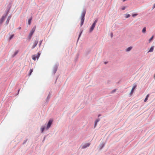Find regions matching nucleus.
<instances>
[{
  "instance_id": "5",
  "label": "nucleus",
  "mask_w": 155,
  "mask_h": 155,
  "mask_svg": "<svg viewBox=\"0 0 155 155\" xmlns=\"http://www.w3.org/2000/svg\"><path fill=\"white\" fill-rule=\"evenodd\" d=\"M58 66V65L57 64H56L54 66L53 68L52 72L54 74H55L57 70Z\"/></svg>"
},
{
  "instance_id": "10",
  "label": "nucleus",
  "mask_w": 155,
  "mask_h": 155,
  "mask_svg": "<svg viewBox=\"0 0 155 155\" xmlns=\"http://www.w3.org/2000/svg\"><path fill=\"white\" fill-rule=\"evenodd\" d=\"M105 143L103 142L101 143L100 145L99 146V148L100 150H101L104 146Z\"/></svg>"
},
{
  "instance_id": "17",
  "label": "nucleus",
  "mask_w": 155,
  "mask_h": 155,
  "mask_svg": "<svg viewBox=\"0 0 155 155\" xmlns=\"http://www.w3.org/2000/svg\"><path fill=\"white\" fill-rule=\"evenodd\" d=\"M149 97V94H147V96H146V97L144 100V102H146L147 101L148 99V98Z\"/></svg>"
},
{
  "instance_id": "29",
  "label": "nucleus",
  "mask_w": 155,
  "mask_h": 155,
  "mask_svg": "<svg viewBox=\"0 0 155 155\" xmlns=\"http://www.w3.org/2000/svg\"><path fill=\"white\" fill-rule=\"evenodd\" d=\"M42 40H41V41H40V42H39V47H40V46H41V43H42Z\"/></svg>"
},
{
  "instance_id": "14",
  "label": "nucleus",
  "mask_w": 155,
  "mask_h": 155,
  "mask_svg": "<svg viewBox=\"0 0 155 155\" xmlns=\"http://www.w3.org/2000/svg\"><path fill=\"white\" fill-rule=\"evenodd\" d=\"M40 54L41 53L40 52H38L37 54L35 55V56H36L37 59H38L39 57H40Z\"/></svg>"
},
{
  "instance_id": "12",
  "label": "nucleus",
  "mask_w": 155,
  "mask_h": 155,
  "mask_svg": "<svg viewBox=\"0 0 155 155\" xmlns=\"http://www.w3.org/2000/svg\"><path fill=\"white\" fill-rule=\"evenodd\" d=\"M154 48V46H152L150 48V49L148 51V52H151L153 51V49Z\"/></svg>"
},
{
  "instance_id": "15",
  "label": "nucleus",
  "mask_w": 155,
  "mask_h": 155,
  "mask_svg": "<svg viewBox=\"0 0 155 155\" xmlns=\"http://www.w3.org/2000/svg\"><path fill=\"white\" fill-rule=\"evenodd\" d=\"M146 27L143 28L142 30V32L144 34L146 32Z\"/></svg>"
},
{
  "instance_id": "36",
  "label": "nucleus",
  "mask_w": 155,
  "mask_h": 155,
  "mask_svg": "<svg viewBox=\"0 0 155 155\" xmlns=\"http://www.w3.org/2000/svg\"><path fill=\"white\" fill-rule=\"evenodd\" d=\"M99 116H100V115H99V116H98V117H99Z\"/></svg>"
},
{
  "instance_id": "22",
  "label": "nucleus",
  "mask_w": 155,
  "mask_h": 155,
  "mask_svg": "<svg viewBox=\"0 0 155 155\" xmlns=\"http://www.w3.org/2000/svg\"><path fill=\"white\" fill-rule=\"evenodd\" d=\"M36 58H37V57L36 56H35V55H33L32 57L33 59L35 61Z\"/></svg>"
},
{
  "instance_id": "30",
  "label": "nucleus",
  "mask_w": 155,
  "mask_h": 155,
  "mask_svg": "<svg viewBox=\"0 0 155 155\" xmlns=\"http://www.w3.org/2000/svg\"><path fill=\"white\" fill-rule=\"evenodd\" d=\"M97 123H96V122H95V123H94V128H95L96 126H97Z\"/></svg>"
},
{
  "instance_id": "28",
  "label": "nucleus",
  "mask_w": 155,
  "mask_h": 155,
  "mask_svg": "<svg viewBox=\"0 0 155 155\" xmlns=\"http://www.w3.org/2000/svg\"><path fill=\"white\" fill-rule=\"evenodd\" d=\"M97 19H96L94 21V23L93 24H94L95 25L96 24V23H97Z\"/></svg>"
},
{
  "instance_id": "35",
  "label": "nucleus",
  "mask_w": 155,
  "mask_h": 155,
  "mask_svg": "<svg viewBox=\"0 0 155 155\" xmlns=\"http://www.w3.org/2000/svg\"><path fill=\"white\" fill-rule=\"evenodd\" d=\"M107 62H104V64H107Z\"/></svg>"
},
{
  "instance_id": "2",
  "label": "nucleus",
  "mask_w": 155,
  "mask_h": 155,
  "mask_svg": "<svg viewBox=\"0 0 155 155\" xmlns=\"http://www.w3.org/2000/svg\"><path fill=\"white\" fill-rule=\"evenodd\" d=\"M85 13H86L85 11L84 10L81 13V26H82L83 25V23H84V16L85 15Z\"/></svg>"
},
{
  "instance_id": "19",
  "label": "nucleus",
  "mask_w": 155,
  "mask_h": 155,
  "mask_svg": "<svg viewBox=\"0 0 155 155\" xmlns=\"http://www.w3.org/2000/svg\"><path fill=\"white\" fill-rule=\"evenodd\" d=\"M50 97H51V96L50 95V94H49L48 95V97L47 98V99H46V101L47 102H48L49 101V99H50Z\"/></svg>"
},
{
  "instance_id": "6",
  "label": "nucleus",
  "mask_w": 155,
  "mask_h": 155,
  "mask_svg": "<svg viewBox=\"0 0 155 155\" xmlns=\"http://www.w3.org/2000/svg\"><path fill=\"white\" fill-rule=\"evenodd\" d=\"M90 145V144L89 143H85L82 145V149H85L88 147H89Z\"/></svg>"
},
{
  "instance_id": "7",
  "label": "nucleus",
  "mask_w": 155,
  "mask_h": 155,
  "mask_svg": "<svg viewBox=\"0 0 155 155\" xmlns=\"http://www.w3.org/2000/svg\"><path fill=\"white\" fill-rule=\"evenodd\" d=\"M38 42V39H36L34 43V45L32 47V49H34L37 45Z\"/></svg>"
},
{
  "instance_id": "13",
  "label": "nucleus",
  "mask_w": 155,
  "mask_h": 155,
  "mask_svg": "<svg viewBox=\"0 0 155 155\" xmlns=\"http://www.w3.org/2000/svg\"><path fill=\"white\" fill-rule=\"evenodd\" d=\"M11 18V17L10 16H8V18L6 22V25H7L8 24L9 20H10Z\"/></svg>"
},
{
  "instance_id": "20",
  "label": "nucleus",
  "mask_w": 155,
  "mask_h": 155,
  "mask_svg": "<svg viewBox=\"0 0 155 155\" xmlns=\"http://www.w3.org/2000/svg\"><path fill=\"white\" fill-rule=\"evenodd\" d=\"M125 15H126L125 17L126 18H129L130 16V14H125Z\"/></svg>"
},
{
  "instance_id": "37",
  "label": "nucleus",
  "mask_w": 155,
  "mask_h": 155,
  "mask_svg": "<svg viewBox=\"0 0 155 155\" xmlns=\"http://www.w3.org/2000/svg\"><path fill=\"white\" fill-rule=\"evenodd\" d=\"M19 90H18V92H19Z\"/></svg>"
},
{
  "instance_id": "34",
  "label": "nucleus",
  "mask_w": 155,
  "mask_h": 155,
  "mask_svg": "<svg viewBox=\"0 0 155 155\" xmlns=\"http://www.w3.org/2000/svg\"><path fill=\"white\" fill-rule=\"evenodd\" d=\"M153 8H155V4L154 5H153Z\"/></svg>"
},
{
  "instance_id": "23",
  "label": "nucleus",
  "mask_w": 155,
  "mask_h": 155,
  "mask_svg": "<svg viewBox=\"0 0 155 155\" xmlns=\"http://www.w3.org/2000/svg\"><path fill=\"white\" fill-rule=\"evenodd\" d=\"M82 32H83V31L82 30H81V32H80V34H79V37H78V39H79V38L81 36V35Z\"/></svg>"
},
{
  "instance_id": "8",
  "label": "nucleus",
  "mask_w": 155,
  "mask_h": 155,
  "mask_svg": "<svg viewBox=\"0 0 155 155\" xmlns=\"http://www.w3.org/2000/svg\"><path fill=\"white\" fill-rule=\"evenodd\" d=\"M137 87V85L136 84H134L133 87H132V88L131 90V91H130V96H131L132 94H133V92H134V90L136 88V87Z\"/></svg>"
},
{
  "instance_id": "11",
  "label": "nucleus",
  "mask_w": 155,
  "mask_h": 155,
  "mask_svg": "<svg viewBox=\"0 0 155 155\" xmlns=\"http://www.w3.org/2000/svg\"><path fill=\"white\" fill-rule=\"evenodd\" d=\"M132 48L133 47L132 46H130L126 49V51L127 52H129L132 49Z\"/></svg>"
},
{
  "instance_id": "21",
  "label": "nucleus",
  "mask_w": 155,
  "mask_h": 155,
  "mask_svg": "<svg viewBox=\"0 0 155 155\" xmlns=\"http://www.w3.org/2000/svg\"><path fill=\"white\" fill-rule=\"evenodd\" d=\"M153 36H152L149 40V43H150L151 41L153 40Z\"/></svg>"
},
{
  "instance_id": "9",
  "label": "nucleus",
  "mask_w": 155,
  "mask_h": 155,
  "mask_svg": "<svg viewBox=\"0 0 155 155\" xmlns=\"http://www.w3.org/2000/svg\"><path fill=\"white\" fill-rule=\"evenodd\" d=\"M95 25H96L93 24L90 29V32H91L93 31L95 26Z\"/></svg>"
},
{
  "instance_id": "3",
  "label": "nucleus",
  "mask_w": 155,
  "mask_h": 155,
  "mask_svg": "<svg viewBox=\"0 0 155 155\" xmlns=\"http://www.w3.org/2000/svg\"><path fill=\"white\" fill-rule=\"evenodd\" d=\"M9 10L5 14L2 16L1 19H0V24H2L5 20V19L8 14V12Z\"/></svg>"
},
{
  "instance_id": "1",
  "label": "nucleus",
  "mask_w": 155,
  "mask_h": 155,
  "mask_svg": "<svg viewBox=\"0 0 155 155\" xmlns=\"http://www.w3.org/2000/svg\"><path fill=\"white\" fill-rule=\"evenodd\" d=\"M53 120H50L46 126L45 125H42L40 128L41 132L43 133L45 130H48L51 127L52 124Z\"/></svg>"
},
{
  "instance_id": "26",
  "label": "nucleus",
  "mask_w": 155,
  "mask_h": 155,
  "mask_svg": "<svg viewBox=\"0 0 155 155\" xmlns=\"http://www.w3.org/2000/svg\"><path fill=\"white\" fill-rule=\"evenodd\" d=\"M127 6H124L122 8V10H124L125 9L127 8Z\"/></svg>"
},
{
  "instance_id": "24",
  "label": "nucleus",
  "mask_w": 155,
  "mask_h": 155,
  "mask_svg": "<svg viewBox=\"0 0 155 155\" xmlns=\"http://www.w3.org/2000/svg\"><path fill=\"white\" fill-rule=\"evenodd\" d=\"M33 70L32 69H31L30 71V73H29V75H30L32 73V72H33Z\"/></svg>"
},
{
  "instance_id": "33",
  "label": "nucleus",
  "mask_w": 155,
  "mask_h": 155,
  "mask_svg": "<svg viewBox=\"0 0 155 155\" xmlns=\"http://www.w3.org/2000/svg\"><path fill=\"white\" fill-rule=\"evenodd\" d=\"M26 140L24 141V142H23V144H25L26 143Z\"/></svg>"
},
{
  "instance_id": "31",
  "label": "nucleus",
  "mask_w": 155,
  "mask_h": 155,
  "mask_svg": "<svg viewBox=\"0 0 155 155\" xmlns=\"http://www.w3.org/2000/svg\"><path fill=\"white\" fill-rule=\"evenodd\" d=\"M137 14H134L132 15V16L135 17V16H137Z\"/></svg>"
},
{
  "instance_id": "4",
  "label": "nucleus",
  "mask_w": 155,
  "mask_h": 155,
  "mask_svg": "<svg viewBox=\"0 0 155 155\" xmlns=\"http://www.w3.org/2000/svg\"><path fill=\"white\" fill-rule=\"evenodd\" d=\"M35 30V28H33L32 29L30 33H29V35L28 36V38L29 39H30L31 38V37L33 35V33H34Z\"/></svg>"
},
{
  "instance_id": "16",
  "label": "nucleus",
  "mask_w": 155,
  "mask_h": 155,
  "mask_svg": "<svg viewBox=\"0 0 155 155\" xmlns=\"http://www.w3.org/2000/svg\"><path fill=\"white\" fill-rule=\"evenodd\" d=\"M18 50H17L16 51H15L14 52V54L12 55V57H13L14 56H15V55H17V54L18 53Z\"/></svg>"
},
{
  "instance_id": "27",
  "label": "nucleus",
  "mask_w": 155,
  "mask_h": 155,
  "mask_svg": "<svg viewBox=\"0 0 155 155\" xmlns=\"http://www.w3.org/2000/svg\"><path fill=\"white\" fill-rule=\"evenodd\" d=\"M99 119H97L96 120L95 122L97 123L99 121Z\"/></svg>"
},
{
  "instance_id": "25",
  "label": "nucleus",
  "mask_w": 155,
  "mask_h": 155,
  "mask_svg": "<svg viewBox=\"0 0 155 155\" xmlns=\"http://www.w3.org/2000/svg\"><path fill=\"white\" fill-rule=\"evenodd\" d=\"M14 35H12L9 38V39L10 40H11L12 39V38H13V37H14Z\"/></svg>"
},
{
  "instance_id": "32",
  "label": "nucleus",
  "mask_w": 155,
  "mask_h": 155,
  "mask_svg": "<svg viewBox=\"0 0 155 155\" xmlns=\"http://www.w3.org/2000/svg\"><path fill=\"white\" fill-rule=\"evenodd\" d=\"M116 91V89H114V90H113L111 92V93H114V92H115Z\"/></svg>"
},
{
  "instance_id": "18",
  "label": "nucleus",
  "mask_w": 155,
  "mask_h": 155,
  "mask_svg": "<svg viewBox=\"0 0 155 155\" xmlns=\"http://www.w3.org/2000/svg\"><path fill=\"white\" fill-rule=\"evenodd\" d=\"M32 19V18L31 17L28 20V23L29 25H30L31 24V20Z\"/></svg>"
}]
</instances>
